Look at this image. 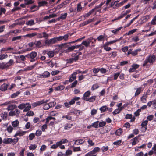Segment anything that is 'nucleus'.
Wrapping results in <instances>:
<instances>
[{
    "label": "nucleus",
    "mask_w": 156,
    "mask_h": 156,
    "mask_svg": "<svg viewBox=\"0 0 156 156\" xmlns=\"http://www.w3.org/2000/svg\"><path fill=\"white\" fill-rule=\"evenodd\" d=\"M47 55L50 58L53 57L54 55V52L53 51H48Z\"/></svg>",
    "instance_id": "31"
},
{
    "label": "nucleus",
    "mask_w": 156,
    "mask_h": 156,
    "mask_svg": "<svg viewBox=\"0 0 156 156\" xmlns=\"http://www.w3.org/2000/svg\"><path fill=\"white\" fill-rule=\"evenodd\" d=\"M26 24L30 26L33 25L35 24L34 21L33 20H30L26 23Z\"/></svg>",
    "instance_id": "29"
},
{
    "label": "nucleus",
    "mask_w": 156,
    "mask_h": 156,
    "mask_svg": "<svg viewBox=\"0 0 156 156\" xmlns=\"http://www.w3.org/2000/svg\"><path fill=\"white\" fill-rule=\"evenodd\" d=\"M41 44V42L40 41H36L34 42V45H35L36 47L39 48L41 47L40 45Z\"/></svg>",
    "instance_id": "20"
},
{
    "label": "nucleus",
    "mask_w": 156,
    "mask_h": 156,
    "mask_svg": "<svg viewBox=\"0 0 156 156\" xmlns=\"http://www.w3.org/2000/svg\"><path fill=\"white\" fill-rule=\"evenodd\" d=\"M72 126V124H66L64 126V129L65 130L68 129V128H71Z\"/></svg>",
    "instance_id": "49"
},
{
    "label": "nucleus",
    "mask_w": 156,
    "mask_h": 156,
    "mask_svg": "<svg viewBox=\"0 0 156 156\" xmlns=\"http://www.w3.org/2000/svg\"><path fill=\"white\" fill-rule=\"evenodd\" d=\"M50 75V73L48 71H44L43 73L40 75L42 78H47L49 77Z\"/></svg>",
    "instance_id": "7"
},
{
    "label": "nucleus",
    "mask_w": 156,
    "mask_h": 156,
    "mask_svg": "<svg viewBox=\"0 0 156 156\" xmlns=\"http://www.w3.org/2000/svg\"><path fill=\"white\" fill-rule=\"evenodd\" d=\"M38 64V62H37V63L33 65L29 66H27L26 68L24 70V71H27L30 70L34 69L36 66Z\"/></svg>",
    "instance_id": "8"
},
{
    "label": "nucleus",
    "mask_w": 156,
    "mask_h": 156,
    "mask_svg": "<svg viewBox=\"0 0 156 156\" xmlns=\"http://www.w3.org/2000/svg\"><path fill=\"white\" fill-rule=\"evenodd\" d=\"M21 9V8L20 7H15V8H14L12 10L11 12H14L16 10H20Z\"/></svg>",
    "instance_id": "59"
},
{
    "label": "nucleus",
    "mask_w": 156,
    "mask_h": 156,
    "mask_svg": "<svg viewBox=\"0 0 156 156\" xmlns=\"http://www.w3.org/2000/svg\"><path fill=\"white\" fill-rule=\"evenodd\" d=\"M100 149L99 147H95L91 151L86 154L85 156H96L97 153L100 151Z\"/></svg>",
    "instance_id": "3"
},
{
    "label": "nucleus",
    "mask_w": 156,
    "mask_h": 156,
    "mask_svg": "<svg viewBox=\"0 0 156 156\" xmlns=\"http://www.w3.org/2000/svg\"><path fill=\"white\" fill-rule=\"evenodd\" d=\"M29 105V103H26V104L24 103L21 104L19 105L18 108L19 109H22L24 108L26 105Z\"/></svg>",
    "instance_id": "23"
},
{
    "label": "nucleus",
    "mask_w": 156,
    "mask_h": 156,
    "mask_svg": "<svg viewBox=\"0 0 156 156\" xmlns=\"http://www.w3.org/2000/svg\"><path fill=\"white\" fill-rule=\"evenodd\" d=\"M115 40L110 41L109 42H106L104 45L106 46H108L113 44L115 43Z\"/></svg>",
    "instance_id": "45"
},
{
    "label": "nucleus",
    "mask_w": 156,
    "mask_h": 156,
    "mask_svg": "<svg viewBox=\"0 0 156 156\" xmlns=\"http://www.w3.org/2000/svg\"><path fill=\"white\" fill-rule=\"evenodd\" d=\"M17 108L16 106L15 105H9L7 108L8 110H12Z\"/></svg>",
    "instance_id": "12"
},
{
    "label": "nucleus",
    "mask_w": 156,
    "mask_h": 156,
    "mask_svg": "<svg viewBox=\"0 0 156 156\" xmlns=\"http://www.w3.org/2000/svg\"><path fill=\"white\" fill-rule=\"evenodd\" d=\"M142 87H140L137 89L136 90V91L135 93V96L139 95L140 94L141 91H142Z\"/></svg>",
    "instance_id": "22"
},
{
    "label": "nucleus",
    "mask_w": 156,
    "mask_h": 156,
    "mask_svg": "<svg viewBox=\"0 0 156 156\" xmlns=\"http://www.w3.org/2000/svg\"><path fill=\"white\" fill-rule=\"evenodd\" d=\"M9 85V83L6 84L5 83H3L0 87V90L2 91H5L7 89V88Z\"/></svg>",
    "instance_id": "5"
},
{
    "label": "nucleus",
    "mask_w": 156,
    "mask_h": 156,
    "mask_svg": "<svg viewBox=\"0 0 156 156\" xmlns=\"http://www.w3.org/2000/svg\"><path fill=\"white\" fill-rule=\"evenodd\" d=\"M87 142L88 143V144L90 146H93L95 144L93 142L92 140H90V139H88Z\"/></svg>",
    "instance_id": "58"
},
{
    "label": "nucleus",
    "mask_w": 156,
    "mask_h": 156,
    "mask_svg": "<svg viewBox=\"0 0 156 156\" xmlns=\"http://www.w3.org/2000/svg\"><path fill=\"white\" fill-rule=\"evenodd\" d=\"M122 133V130L121 128H119L115 132V133L117 136H120Z\"/></svg>",
    "instance_id": "27"
},
{
    "label": "nucleus",
    "mask_w": 156,
    "mask_h": 156,
    "mask_svg": "<svg viewBox=\"0 0 156 156\" xmlns=\"http://www.w3.org/2000/svg\"><path fill=\"white\" fill-rule=\"evenodd\" d=\"M137 30V29H133L132 30L129 31L127 34H125V35L127 34L128 35H130L136 32Z\"/></svg>",
    "instance_id": "34"
},
{
    "label": "nucleus",
    "mask_w": 156,
    "mask_h": 156,
    "mask_svg": "<svg viewBox=\"0 0 156 156\" xmlns=\"http://www.w3.org/2000/svg\"><path fill=\"white\" fill-rule=\"evenodd\" d=\"M35 9L34 10H32L31 11V12H34L35 11L39 9V7H37V6L36 5H34L32 6L30 8V9L32 10H33L34 9Z\"/></svg>",
    "instance_id": "41"
},
{
    "label": "nucleus",
    "mask_w": 156,
    "mask_h": 156,
    "mask_svg": "<svg viewBox=\"0 0 156 156\" xmlns=\"http://www.w3.org/2000/svg\"><path fill=\"white\" fill-rule=\"evenodd\" d=\"M19 122L18 120H16L12 122V126L14 127H17L19 126Z\"/></svg>",
    "instance_id": "19"
},
{
    "label": "nucleus",
    "mask_w": 156,
    "mask_h": 156,
    "mask_svg": "<svg viewBox=\"0 0 156 156\" xmlns=\"http://www.w3.org/2000/svg\"><path fill=\"white\" fill-rule=\"evenodd\" d=\"M48 2L45 1L40 2L38 3V6L41 7L44 6L45 5L47 4Z\"/></svg>",
    "instance_id": "25"
},
{
    "label": "nucleus",
    "mask_w": 156,
    "mask_h": 156,
    "mask_svg": "<svg viewBox=\"0 0 156 156\" xmlns=\"http://www.w3.org/2000/svg\"><path fill=\"white\" fill-rule=\"evenodd\" d=\"M65 87L63 85H61L56 87L55 90H62L64 89Z\"/></svg>",
    "instance_id": "35"
},
{
    "label": "nucleus",
    "mask_w": 156,
    "mask_h": 156,
    "mask_svg": "<svg viewBox=\"0 0 156 156\" xmlns=\"http://www.w3.org/2000/svg\"><path fill=\"white\" fill-rule=\"evenodd\" d=\"M44 101H43V100L41 101H38L33 104V106L36 107L37 106L40 105H41L44 104Z\"/></svg>",
    "instance_id": "16"
},
{
    "label": "nucleus",
    "mask_w": 156,
    "mask_h": 156,
    "mask_svg": "<svg viewBox=\"0 0 156 156\" xmlns=\"http://www.w3.org/2000/svg\"><path fill=\"white\" fill-rule=\"evenodd\" d=\"M80 99L79 97H75L74 98L72 99L70 101V103L71 104H74L76 101H78Z\"/></svg>",
    "instance_id": "21"
},
{
    "label": "nucleus",
    "mask_w": 156,
    "mask_h": 156,
    "mask_svg": "<svg viewBox=\"0 0 156 156\" xmlns=\"http://www.w3.org/2000/svg\"><path fill=\"white\" fill-rule=\"evenodd\" d=\"M68 0H66V1L62 3L58 6V9H59L62 8L63 6L66 5L68 3Z\"/></svg>",
    "instance_id": "18"
},
{
    "label": "nucleus",
    "mask_w": 156,
    "mask_h": 156,
    "mask_svg": "<svg viewBox=\"0 0 156 156\" xmlns=\"http://www.w3.org/2000/svg\"><path fill=\"white\" fill-rule=\"evenodd\" d=\"M76 76H73L71 75L70 76V78L69 80V82H72L74 80L76 79Z\"/></svg>",
    "instance_id": "48"
},
{
    "label": "nucleus",
    "mask_w": 156,
    "mask_h": 156,
    "mask_svg": "<svg viewBox=\"0 0 156 156\" xmlns=\"http://www.w3.org/2000/svg\"><path fill=\"white\" fill-rule=\"evenodd\" d=\"M26 133V131H18L15 135L14 136H22L24 135Z\"/></svg>",
    "instance_id": "13"
},
{
    "label": "nucleus",
    "mask_w": 156,
    "mask_h": 156,
    "mask_svg": "<svg viewBox=\"0 0 156 156\" xmlns=\"http://www.w3.org/2000/svg\"><path fill=\"white\" fill-rule=\"evenodd\" d=\"M72 147H73V151L74 152L78 151L81 150L80 147H74L73 146H72Z\"/></svg>",
    "instance_id": "44"
},
{
    "label": "nucleus",
    "mask_w": 156,
    "mask_h": 156,
    "mask_svg": "<svg viewBox=\"0 0 156 156\" xmlns=\"http://www.w3.org/2000/svg\"><path fill=\"white\" fill-rule=\"evenodd\" d=\"M74 49H75V47L74 45L71 46V47H69L68 48L66 52H69L71 51H72Z\"/></svg>",
    "instance_id": "30"
},
{
    "label": "nucleus",
    "mask_w": 156,
    "mask_h": 156,
    "mask_svg": "<svg viewBox=\"0 0 156 156\" xmlns=\"http://www.w3.org/2000/svg\"><path fill=\"white\" fill-rule=\"evenodd\" d=\"M50 108V105H49L47 103H46L44 104L43 107L44 109L45 110H48Z\"/></svg>",
    "instance_id": "57"
},
{
    "label": "nucleus",
    "mask_w": 156,
    "mask_h": 156,
    "mask_svg": "<svg viewBox=\"0 0 156 156\" xmlns=\"http://www.w3.org/2000/svg\"><path fill=\"white\" fill-rule=\"evenodd\" d=\"M148 123V121L147 120H146L143 121L141 124V126L142 127V128L143 127H147V125Z\"/></svg>",
    "instance_id": "37"
},
{
    "label": "nucleus",
    "mask_w": 156,
    "mask_h": 156,
    "mask_svg": "<svg viewBox=\"0 0 156 156\" xmlns=\"http://www.w3.org/2000/svg\"><path fill=\"white\" fill-rule=\"evenodd\" d=\"M31 106L30 105H28L27 106H26L24 108V109L23 110V112H26L29 110L31 108Z\"/></svg>",
    "instance_id": "50"
},
{
    "label": "nucleus",
    "mask_w": 156,
    "mask_h": 156,
    "mask_svg": "<svg viewBox=\"0 0 156 156\" xmlns=\"http://www.w3.org/2000/svg\"><path fill=\"white\" fill-rule=\"evenodd\" d=\"M103 47L104 48V49L107 51H108L111 49V48L110 47H108L107 46L104 45H103Z\"/></svg>",
    "instance_id": "52"
},
{
    "label": "nucleus",
    "mask_w": 156,
    "mask_h": 156,
    "mask_svg": "<svg viewBox=\"0 0 156 156\" xmlns=\"http://www.w3.org/2000/svg\"><path fill=\"white\" fill-rule=\"evenodd\" d=\"M67 15V13H65L64 14H62L61 16H60V18H61L62 20H65L66 18Z\"/></svg>",
    "instance_id": "40"
},
{
    "label": "nucleus",
    "mask_w": 156,
    "mask_h": 156,
    "mask_svg": "<svg viewBox=\"0 0 156 156\" xmlns=\"http://www.w3.org/2000/svg\"><path fill=\"white\" fill-rule=\"evenodd\" d=\"M156 60V57L154 55H150L146 58L142 64L143 67H147L150 65H152Z\"/></svg>",
    "instance_id": "1"
},
{
    "label": "nucleus",
    "mask_w": 156,
    "mask_h": 156,
    "mask_svg": "<svg viewBox=\"0 0 156 156\" xmlns=\"http://www.w3.org/2000/svg\"><path fill=\"white\" fill-rule=\"evenodd\" d=\"M48 104L50 105V107L51 108L54 107L56 104V103L55 102L53 101L50 102L48 103Z\"/></svg>",
    "instance_id": "64"
},
{
    "label": "nucleus",
    "mask_w": 156,
    "mask_h": 156,
    "mask_svg": "<svg viewBox=\"0 0 156 156\" xmlns=\"http://www.w3.org/2000/svg\"><path fill=\"white\" fill-rule=\"evenodd\" d=\"M34 114L32 111H28L26 114V115L27 116H30L33 115Z\"/></svg>",
    "instance_id": "62"
},
{
    "label": "nucleus",
    "mask_w": 156,
    "mask_h": 156,
    "mask_svg": "<svg viewBox=\"0 0 156 156\" xmlns=\"http://www.w3.org/2000/svg\"><path fill=\"white\" fill-rule=\"evenodd\" d=\"M13 129V128L11 126H9L7 129V130L8 132L10 133H11Z\"/></svg>",
    "instance_id": "46"
},
{
    "label": "nucleus",
    "mask_w": 156,
    "mask_h": 156,
    "mask_svg": "<svg viewBox=\"0 0 156 156\" xmlns=\"http://www.w3.org/2000/svg\"><path fill=\"white\" fill-rule=\"evenodd\" d=\"M76 42V41H74L71 42H69L68 43H62L59 46L61 47L62 48H65L68 47V46H69L70 45L69 44L74 43Z\"/></svg>",
    "instance_id": "6"
},
{
    "label": "nucleus",
    "mask_w": 156,
    "mask_h": 156,
    "mask_svg": "<svg viewBox=\"0 0 156 156\" xmlns=\"http://www.w3.org/2000/svg\"><path fill=\"white\" fill-rule=\"evenodd\" d=\"M20 113V111L16 109L14 111H11L9 112V116H12L16 115L17 117Z\"/></svg>",
    "instance_id": "4"
},
{
    "label": "nucleus",
    "mask_w": 156,
    "mask_h": 156,
    "mask_svg": "<svg viewBox=\"0 0 156 156\" xmlns=\"http://www.w3.org/2000/svg\"><path fill=\"white\" fill-rule=\"evenodd\" d=\"M100 110L101 111V113L104 112L107 109H108V107L106 106H104L101 107Z\"/></svg>",
    "instance_id": "28"
},
{
    "label": "nucleus",
    "mask_w": 156,
    "mask_h": 156,
    "mask_svg": "<svg viewBox=\"0 0 156 156\" xmlns=\"http://www.w3.org/2000/svg\"><path fill=\"white\" fill-rule=\"evenodd\" d=\"M99 86L97 83H95L93 84L91 87V89L92 90H94L95 89H97L99 88Z\"/></svg>",
    "instance_id": "33"
},
{
    "label": "nucleus",
    "mask_w": 156,
    "mask_h": 156,
    "mask_svg": "<svg viewBox=\"0 0 156 156\" xmlns=\"http://www.w3.org/2000/svg\"><path fill=\"white\" fill-rule=\"evenodd\" d=\"M91 92L90 91H87L85 92L83 94V99L84 100L85 98H87V97H89L90 95Z\"/></svg>",
    "instance_id": "14"
},
{
    "label": "nucleus",
    "mask_w": 156,
    "mask_h": 156,
    "mask_svg": "<svg viewBox=\"0 0 156 156\" xmlns=\"http://www.w3.org/2000/svg\"><path fill=\"white\" fill-rule=\"evenodd\" d=\"M133 141L132 145H135L136 144V142H138V138L136 137L131 140Z\"/></svg>",
    "instance_id": "36"
},
{
    "label": "nucleus",
    "mask_w": 156,
    "mask_h": 156,
    "mask_svg": "<svg viewBox=\"0 0 156 156\" xmlns=\"http://www.w3.org/2000/svg\"><path fill=\"white\" fill-rule=\"evenodd\" d=\"M69 37V35L68 34L65 35L64 36H62L63 40L66 41L68 40Z\"/></svg>",
    "instance_id": "56"
},
{
    "label": "nucleus",
    "mask_w": 156,
    "mask_h": 156,
    "mask_svg": "<svg viewBox=\"0 0 156 156\" xmlns=\"http://www.w3.org/2000/svg\"><path fill=\"white\" fill-rule=\"evenodd\" d=\"M20 94V92L19 91H17L16 93H14L11 95V98H14Z\"/></svg>",
    "instance_id": "32"
},
{
    "label": "nucleus",
    "mask_w": 156,
    "mask_h": 156,
    "mask_svg": "<svg viewBox=\"0 0 156 156\" xmlns=\"http://www.w3.org/2000/svg\"><path fill=\"white\" fill-rule=\"evenodd\" d=\"M106 124V123L105 121H102L99 122L98 124L99 126L100 127H101L104 126Z\"/></svg>",
    "instance_id": "51"
},
{
    "label": "nucleus",
    "mask_w": 156,
    "mask_h": 156,
    "mask_svg": "<svg viewBox=\"0 0 156 156\" xmlns=\"http://www.w3.org/2000/svg\"><path fill=\"white\" fill-rule=\"evenodd\" d=\"M85 141L83 139H80L78 140V141L76 144L77 145L82 144Z\"/></svg>",
    "instance_id": "63"
},
{
    "label": "nucleus",
    "mask_w": 156,
    "mask_h": 156,
    "mask_svg": "<svg viewBox=\"0 0 156 156\" xmlns=\"http://www.w3.org/2000/svg\"><path fill=\"white\" fill-rule=\"evenodd\" d=\"M132 41H133L135 42H137V41H138L139 40V37H138V36L134 37L133 38H132Z\"/></svg>",
    "instance_id": "55"
},
{
    "label": "nucleus",
    "mask_w": 156,
    "mask_h": 156,
    "mask_svg": "<svg viewBox=\"0 0 156 156\" xmlns=\"http://www.w3.org/2000/svg\"><path fill=\"white\" fill-rule=\"evenodd\" d=\"M35 134L34 133H32L30 134L29 136V140H32L35 137Z\"/></svg>",
    "instance_id": "54"
},
{
    "label": "nucleus",
    "mask_w": 156,
    "mask_h": 156,
    "mask_svg": "<svg viewBox=\"0 0 156 156\" xmlns=\"http://www.w3.org/2000/svg\"><path fill=\"white\" fill-rule=\"evenodd\" d=\"M12 139L8 138L7 139H5L3 140V143L8 144L12 143Z\"/></svg>",
    "instance_id": "17"
},
{
    "label": "nucleus",
    "mask_w": 156,
    "mask_h": 156,
    "mask_svg": "<svg viewBox=\"0 0 156 156\" xmlns=\"http://www.w3.org/2000/svg\"><path fill=\"white\" fill-rule=\"evenodd\" d=\"M147 94L144 93L141 98V100L143 103H145L147 97Z\"/></svg>",
    "instance_id": "15"
},
{
    "label": "nucleus",
    "mask_w": 156,
    "mask_h": 156,
    "mask_svg": "<svg viewBox=\"0 0 156 156\" xmlns=\"http://www.w3.org/2000/svg\"><path fill=\"white\" fill-rule=\"evenodd\" d=\"M7 116V113L6 112H3L1 114V116L3 120H6Z\"/></svg>",
    "instance_id": "10"
},
{
    "label": "nucleus",
    "mask_w": 156,
    "mask_h": 156,
    "mask_svg": "<svg viewBox=\"0 0 156 156\" xmlns=\"http://www.w3.org/2000/svg\"><path fill=\"white\" fill-rule=\"evenodd\" d=\"M123 4V3L122 2L118 4L116 2L115 4V7H113V9H117Z\"/></svg>",
    "instance_id": "26"
},
{
    "label": "nucleus",
    "mask_w": 156,
    "mask_h": 156,
    "mask_svg": "<svg viewBox=\"0 0 156 156\" xmlns=\"http://www.w3.org/2000/svg\"><path fill=\"white\" fill-rule=\"evenodd\" d=\"M45 43L46 45H49L51 44H52L51 39H48L45 40Z\"/></svg>",
    "instance_id": "61"
},
{
    "label": "nucleus",
    "mask_w": 156,
    "mask_h": 156,
    "mask_svg": "<svg viewBox=\"0 0 156 156\" xmlns=\"http://www.w3.org/2000/svg\"><path fill=\"white\" fill-rule=\"evenodd\" d=\"M37 147V145L35 144H31L29 147L30 150H34Z\"/></svg>",
    "instance_id": "60"
},
{
    "label": "nucleus",
    "mask_w": 156,
    "mask_h": 156,
    "mask_svg": "<svg viewBox=\"0 0 156 156\" xmlns=\"http://www.w3.org/2000/svg\"><path fill=\"white\" fill-rule=\"evenodd\" d=\"M42 37H43L44 38L46 39L48 38L49 37V35L48 34L46 33L45 32H44L42 33Z\"/></svg>",
    "instance_id": "47"
},
{
    "label": "nucleus",
    "mask_w": 156,
    "mask_h": 156,
    "mask_svg": "<svg viewBox=\"0 0 156 156\" xmlns=\"http://www.w3.org/2000/svg\"><path fill=\"white\" fill-rule=\"evenodd\" d=\"M96 97V96H93L90 98L84 99V100H85L86 101H89L90 102H93L95 101Z\"/></svg>",
    "instance_id": "11"
},
{
    "label": "nucleus",
    "mask_w": 156,
    "mask_h": 156,
    "mask_svg": "<svg viewBox=\"0 0 156 156\" xmlns=\"http://www.w3.org/2000/svg\"><path fill=\"white\" fill-rule=\"evenodd\" d=\"M122 28V27H120L113 30H112L111 32L113 33L114 34H115L117 33Z\"/></svg>",
    "instance_id": "38"
},
{
    "label": "nucleus",
    "mask_w": 156,
    "mask_h": 156,
    "mask_svg": "<svg viewBox=\"0 0 156 156\" xmlns=\"http://www.w3.org/2000/svg\"><path fill=\"white\" fill-rule=\"evenodd\" d=\"M42 133L41 130H37L36 131L35 135L37 136H40L41 135Z\"/></svg>",
    "instance_id": "53"
},
{
    "label": "nucleus",
    "mask_w": 156,
    "mask_h": 156,
    "mask_svg": "<svg viewBox=\"0 0 156 156\" xmlns=\"http://www.w3.org/2000/svg\"><path fill=\"white\" fill-rule=\"evenodd\" d=\"M98 122H99L98 121H96V122H94L91 125V126H92V127H95L96 128H98Z\"/></svg>",
    "instance_id": "39"
},
{
    "label": "nucleus",
    "mask_w": 156,
    "mask_h": 156,
    "mask_svg": "<svg viewBox=\"0 0 156 156\" xmlns=\"http://www.w3.org/2000/svg\"><path fill=\"white\" fill-rule=\"evenodd\" d=\"M37 54V53L36 52L32 51L30 53L26 55V57L28 58H30V62H33L37 60V58H35L36 57Z\"/></svg>",
    "instance_id": "2"
},
{
    "label": "nucleus",
    "mask_w": 156,
    "mask_h": 156,
    "mask_svg": "<svg viewBox=\"0 0 156 156\" xmlns=\"http://www.w3.org/2000/svg\"><path fill=\"white\" fill-rule=\"evenodd\" d=\"M47 64H48V66L51 67H53L55 65V63L53 62L51 60L49 62H48Z\"/></svg>",
    "instance_id": "43"
},
{
    "label": "nucleus",
    "mask_w": 156,
    "mask_h": 156,
    "mask_svg": "<svg viewBox=\"0 0 156 156\" xmlns=\"http://www.w3.org/2000/svg\"><path fill=\"white\" fill-rule=\"evenodd\" d=\"M141 51V48H138L134 51L132 52V55L133 56H135L137 54L138 52L140 51Z\"/></svg>",
    "instance_id": "24"
},
{
    "label": "nucleus",
    "mask_w": 156,
    "mask_h": 156,
    "mask_svg": "<svg viewBox=\"0 0 156 156\" xmlns=\"http://www.w3.org/2000/svg\"><path fill=\"white\" fill-rule=\"evenodd\" d=\"M82 9V7L81 6V3H79L77 5V12L80 11Z\"/></svg>",
    "instance_id": "42"
},
{
    "label": "nucleus",
    "mask_w": 156,
    "mask_h": 156,
    "mask_svg": "<svg viewBox=\"0 0 156 156\" xmlns=\"http://www.w3.org/2000/svg\"><path fill=\"white\" fill-rule=\"evenodd\" d=\"M8 68V66L7 65V63L3 62H0V69H3Z\"/></svg>",
    "instance_id": "9"
}]
</instances>
